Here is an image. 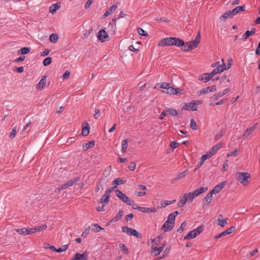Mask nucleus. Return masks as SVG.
<instances>
[{
	"label": "nucleus",
	"mask_w": 260,
	"mask_h": 260,
	"mask_svg": "<svg viewBox=\"0 0 260 260\" xmlns=\"http://www.w3.org/2000/svg\"><path fill=\"white\" fill-rule=\"evenodd\" d=\"M174 37L166 38L160 40L158 43L159 46H168L174 45Z\"/></svg>",
	"instance_id": "423d86ee"
},
{
	"label": "nucleus",
	"mask_w": 260,
	"mask_h": 260,
	"mask_svg": "<svg viewBox=\"0 0 260 260\" xmlns=\"http://www.w3.org/2000/svg\"><path fill=\"white\" fill-rule=\"evenodd\" d=\"M186 223L185 221H184L182 223L181 226L179 228V229L177 230V232L181 233L182 232H183L184 227L186 226Z\"/></svg>",
	"instance_id": "052dcab7"
},
{
	"label": "nucleus",
	"mask_w": 260,
	"mask_h": 260,
	"mask_svg": "<svg viewBox=\"0 0 260 260\" xmlns=\"http://www.w3.org/2000/svg\"><path fill=\"white\" fill-rule=\"evenodd\" d=\"M13 71L19 73H22L24 71V68L23 67H14Z\"/></svg>",
	"instance_id": "bf43d9fd"
},
{
	"label": "nucleus",
	"mask_w": 260,
	"mask_h": 260,
	"mask_svg": "<svg viewBox=\"0 0 260 260\" xmlns=\"http://www.w3.org/2000/svg\"><path fill=\"white\" fill-rule=\"evenodd\" d=\"M220 72L219 71V69L216 68V69H214L210 74V75H211V77L213 78L216 74Z\"/></svg>",
	"instance_id": "69168bd1"
},
{
	"label": "nucleus",
	"mask_w": 260,
	"mask_h": 260,
	"mask_svg": "<svg viewBox=\"0 0 260 260\" xmlns=\"http://www.w3.org/2000/svg\"><path fill=\"white\" fill-rule=\"evenodd\" d=\"M174 45H175L177 47H181V50L182 51H184L183 49L184 46H186V44L184 43V41L179 38L174 37Z\"/></svg>",
	"instance_id": "9d476101"
},
{
	"label": "nucleus",
	"mask_w": 260,
	"mask_h": 260,
	"mask_svg": "<svg viewBox=\"0 0 260 260\" xmlns=\"http://www.w3.org/2000/svg\"><path fill=\"white\" fill-rule=\"evenodd\" d=\"M52 62V58L50 57L46 58L43 61V64L44 66H47L51 64Z\"/></svg>",
	"instance_id": "09e8293b"
},
{
	"label": "nucleus",
	"mask_w": 260,
	"mask_h": 260,
	"mask_svg": "<svg viewBox=\"0 0 260 260\" xmlns=\"http://www.w3.org/2000/svg\"><path fill=\"white\" fill-rule=\"evenodd\" d=\"M208 158H210V157L207 153L203 155L201 157L200 162L198 165V167L202 166L204 164L205 161Z\"/></svg>",
	"instance_id": "e433bc0d"
},
{
	"label": "nucleus",
	"mask_w": 260,
	"mask_h": 260,
	"mask_svg": "<svg viewBox=\"0 0 260 260\" xmlns=\"http://www.w3.org/2000/svg\"><path fill=\"white\" fill-rule=\"evenodd\" d=\"M165 246L163 245L162 247H159V248L156 246H154L153 245L151 248V251L154 252V255H158L162 250H164Z\"/></svg>",
	"instance_id": "6ab92c4d"
},
{
	"label": "nucleus",
	"mask_w": 260,
	"mask_h": 260,
	"mask_svg": "<svg viewBox=\"0 0 260 260\" xmlns=\"http://www.w3.org/2000/svg\"><path fill=\"white\" fill-rule=\"evenodd\" d=\"M127 139H124L122 141L121 143V151L124 153L126 151V150L127 148Z\"/></svg>",
	"instance_id": "ea45409f"
},
{
	"label": "nucleus",
	"mask_w": 260,
	"mask_h": 260,
	"mask_svg": "<svg viewBox=\"0 0 260 260\" xmlns=\"http://www.w3.org/2000/svg\"><path fill=\"white\" fill-rule=\"evenodd\" d=\"M207 189H208L207 187H201L196 189L195 190H194V191L192 192L194 194V196L196 197L198 196L203 193L204 192L207 191Z\"/></svg>",
	"instance_id": "5701e85b"
},
{
	"label": "nucleus",
	"mask_w": 260,
	"mask_h": 260,
	"mask_svg": "<svg viewBox=\"0 0 260 260\" xmlns=\"http://www.w3.org/2000/svg\"><path fill=\"white\" fill-rule=\"evenodd\" d=\"M16 128H13L12 132H11L10 134V137L11 139H13L15 138L16 135Z\"/></svg>",
	"instance_id": "338daca9"
},
{
	"label": "nucleus",
	"mask_w": 260,
	"mask_h": 260,
	"mask_svg": "<svg viewBox=\"0 0 260 260\" xmlns=\"http://www.w3.org/2000/svg\"><path fill=\"white\" fill-rule=\"evenodd\" d=\"M176 201L175 200L173 201H162L161 202V206L160 208H165L167 206L171 205Z\"/></svg>",
	"instance_id": "4c0bfd02"
},
{
	"label": "nucleus",
	"mask_w": 260,
	"mask_h": 260,
	"mask_svg": "<svg viewBox=\"0 0 260 260\" xmlns=\"http://www.w3.org/2000/svg\"><path fill=\"white\" fill-rule=\"evenodd\" d=\"M164 92L168 93V94H178L179 92L178 91V89H175L173 87H170V85L167 88V90H163Z\"/></svg>",
	"instance_id": "aec40b11"
},
{
	"label": "nucleus",
	"mask_w": 260,
	"mask_h": 260,
	"mask_svg": "<svg viewBox=\"0 0 260 260\" xmlns=\"http://www.w3.org/2000/svg\"><path fill=\"white\" fill-rule=\"evenodd\" d=\"M255 31L256 29L253 27L251 28V30H247L242 36L243 39L244 41L246 40L250 36L255 34Z\"/></svg>",
	"instance_id": "2eb2a0df"
},
{
	"label": "nucleus",
	"mask_w": 260,
	"mask_h": 260,
	"mask_svg": "<svg viewBox=\"0 0 260 260\" xmlns=\"http://www.w3.org/2000/svg\"><path fill=\"white\" fill-rule=\"evenodd\" d=\"M58 38L57 35L56 34H52L50 35L49 40L52 43H55L58 41Z\"/></svg>",
	"instance_id": "37998d69"
},
{
	"label": "nucleus",
	"mask_w": 260,
	"mask_h": 260,
	"mask_svg": "<svg viewBox=\"0 0 260 260\" xmlns=\"http://www.w3.org/2000/svg\"><path fill=\"white\" fill-rule=\"evenodd\" d=\"M102 230H104L103 228L101 227L98 224H95L93 225L92 231L94 232H99Z\"/></svg>",
	"instance_id": "49530a36"
},
{
	"label": "nucleus",
	"mask_w": 260,
	"mask_h": 260,
	"mask_svg": "<svg viewBox=\"0 0 260 260\" xmlns=\"http://www.w3.org/2000/svg\"><path fill=\"white\" fill-rule=\"evenodd\" d=\"M126 182V179L124 178H118L115 179L113 181V184L115 185V186L118 185H121L125 183Z\"/></svg>",
	"instance_id": "393cba45"
},
{
	"label": "nucleus",
	"mask_w": 260,
	"mask_h": 260,
	"mask_svg": "<svg viewBox=\"0 0 260 260\" xmlns=\"http://www.w3.org/2000/svg\"><path fill=\"white\" fill-rule=\"evenodd\" d=\"M110 196L107 194L106 192L103 196V197L100 200V202L104 205H106L109 201Z\"/></svg>",
	"instance_id": "cd10ccee"
},
{
	"label": "nucleus",
	"mask_w": 260,
	"mask_h": 260,
	"mask_svg": "<svg viewBox=\"0 0 260 260\" xmlns=\"http://www.w3.org/2000/svg\"><path fill=\"white\" fill-rule=\"evenodd\" d=\"M182 110H192L193 111H197V108L195 107V105L194 104V101L189 103H185L184 105L182 107Z\"/></svg>",
	"instance_id": "6e6552de"
},
{
	"label": "nucleus",
	"mask_w": 260,
	"mask_h": 260,
	"mask_svg": "<svg viewBox=\"0 0 260 260\" xmlns=\"http://www.w3.org/2000/svg\"><path fill=\"white\" fill-rule=\"evenodd\" d=\"M235 229H236V228L234 226H232V227L229 228L228 229L226 230L225 231H223V232H222L221 233V235L222 237L231 234L232 232H233L235 230Z\"/></svg>",
	"instance_id": "72a5a7b5"
},
{
	"label": "nucleus",
	"mask_w": 260,
	"mask_h": 260,
	"mask_svg": "<svg viewBox=\"0 0 260 260\" xmlns=\"http://www.w3.org/2000/svg\"><path fill=\"white\" fill-rule=\"evenodd\" d=\"M16 231L17 233H18L20 235H26L27 229L26 228L18 229H16Z\"/></svg>",
	"instance_id": "6e6d98bb"
},
{
	"label": "nucleus",
	"mask_w": 260,
	"mask_h": 260,
	"mask_svg": "<svg viewBox=\"0 0 260 260\" xmlns=\"http://www.w3.org/2000/svg\"><path fill=\"white\" fill-rule=\"evenodd\" d=\"M172 216H168L167 220L161 228L165 232L171 231L175 225V220Z\"/></svg>",
	"instance_id": "20e7f679"
},
{
	"label": "nucleus",
	"mask_w": 260,
	"mask_h": 260,
	"mask_svg": "<svg viewBox=\"0 0 260 260\" xmlns=\"http://www.w3.org/2000/svg\"><path fill=\"white\" fill-rule=\"evenodd\" d=\"M231 90V89L230 88H228L225 89L222 92H219L218 93V96L221 97L223 96L224 94L228 93Z\"/></svg>",
	"instance_id": "4d7b16f0"
},
{
	"label": "nucleus",
	"mask_w": 260,
	"mask_h": 260,
	"mask_svg": "<svg viewBox=\"0 0 260 260\" xmlns=\"http://www.w3.org/2000/svg\"><path fill=\"white\" fill-rule=\"evenodd\" d=\"M222 147V144L221 143H218L215 145H214L211 150H210L207 154L208 156L211 157L214 154L217 152V151L220 149Z\"/></svg>",
	"instance_id": "f8f14e48"
},
{
	"label": "nucleus",
	"mask_w": 260,
	"mask_h": 260,
	"mask_svg": "<svg viewBox=\"0 0 260 260\" xmlns=\"http://www.w3.org/2000/svg\"><path fill=\"white\" fill-rule=\"evenodd\" d=\"M204 229V225H200L197 229L190 231L187 235H186L184 239L185 240H189L190 239H193L196 237L198 235L200 234L202 232H203Z\"/></svg>",
	"instance_id": "7ed1b4c3"
},
{
	"label": "nucleus",
	"mask_w": 260,
	"mask_h": 260,
	"mask_svg": "<svg viewBox=\"0 0 260 260\" xmlns=\"http://www.w3.org/2000/svg\"><path fill=\"white\" fill-rule=\"evenodd\" d=\"M88 255L85 252L83 253H76L71 260H87Z\"/></svg>",
	"instance_id": "9b49d317"
},
{
	"label": "nucleus",
	"mask_w": 260,
	"mask_h": 260,
	"mask_svg": "<svg viewBox=\"0 0 260 260\" xmlns=\"http://www.w3.org/2000/svg\"><path fill=\"white\" fill-rule=\"evenodd\" d=\"M213 194L210 191L205 196V197L203 199V204H205L204 202H206L208 203H210L211 202V201L212 200Z\"/></svg>",
	"instance_id": "7c9ffc66"
},
{
	"label": "nucleus",
	"mask_w": 260,
	"mask_h": 260,
	"mask_svg": "<svg viewBox=\"0 0 260 260\" xmlns=\"http://www.w3.org/2000/svg\"><path fill=\"white\" fill-rule=\"evenodd\" d=\"M184 194L187 196L186 199L187 201L190 202H192L193 199L196 197L192 192Z\"/></svg>",
	"instance_id": "3c124183"
},
{
	"label": "nucleus",
	"mask_w": 260,
	"mask_h": 260,
	"mask_svg": "<svg viewBox=\"0 0 260 260\" xmlns=\"http://www.w3.org/2000/svg\"><path fill=\"white\" fill-rule=\"evenodd\" d=\"M119 247L121 249V251L123 253V254H128V250L127 248L125 246V245L123 243L119 244Z\"/></svg>",
	"instance_id": "a18cd8bd"
},
{
	"label": "nucleus",
	"mask_w": 260,
	"mask_h": 260,
	"mask_svg": "<svg viewBox=\"0 0 260 260\" xmlns=\"http://www.w3.org/2000/svg\"><path fill=\"white\" fill-rule=\"evenodd\" d=\"M30 48L28 47H23L21 48L18 52V54H26L30 52Z\"/></svg>",
	"instance_id": "a19ab883"
},
{
	"label": "nucleus",
	"mask_w": 260,
	"mask_h": 260,
	"mask_svg": "<svg viewBox=\"0 0 260 260\" xmlns=\"http://www.w3.org/2000/svg\"><path fill=\"white\" fill-rule=\"evenodd\" d=\"M68 245H64L61 248L57 249V252H61L66 250L68 248Z\"/></svg>",
	"instance_id": "13d9d810"
},
{
	"label": "nucleus",
	"mask_w": 260,
	"mask_h": 260,
	"mask_svg": "<svg viewBox=\"0 0 260 260\" xmlns=\"http://www.w3.org/2000/svg\"><path fill=\"white\" fill-rule=\"evenodd\" d=\"M117 9V6L112 5L110 8H109L104 14L103 16L106 17L108 16L111 14L113 13Z\"/></svg>",
	"instance_id": "4be33fe9"
},
{
	"label": "nucleus",
	"mask_w": 260,
	"mask_h": 260,
	"mask_svg": "<svg viewBox=\"0 0 260 260\" xmlns=\"http://www.w3.org/2000/svg\"><path fill=\"white\" fill-rule=\"evenodd\" d=\"M200 33L199 32L194 40L185 43L186 46H184L183 49L185 52H188L195 49L200 42Z\"/></svg>",
	"instance_id": "f257e3e1"
},
{
	"label": "nucleus",
	"mask_w": 260,
	"mask_h": 260,
	"mask_svg": "<svg viewBox=\"0 0 260 260\" xmlns=\"http://www.w3.org/2000/svg\"><path fill=\"white\" fill-rule=\"evenodd\" d=\"M216 88L215 85H212L211 86L207 87L205 88H203L200 92L201 94H205L210 92H213L216 91Z\"/></svg>",
	"instance_id": "dca6fc26"
},
{
	"label": "nucleus",
	"mask_w": 260,
	"mask_h": 260,
	"mask_svg": "<svg viewBox=\"0 0 260 260\" xmlns=\"http://www.w3.org/2000/svg\"><path fill=\"white\" fill-rule=\"evenodd\" d=\"M218 225L220 226L221 227H224L225 225L227 223L228 218H225L224 219H221L220 218H218Z\"/></svg>",
	"instance_id": "c03bdc74"
},
{
	"label": "nucleus",
	"mask_w": 260,
	"mask_h": 260,
	"mask_svg": "<svg viewBox=\"0 0 260 260\" xmlns=\"http://www.w3.org/2000/svg\"><path fill=\"white\" fill-rule=\"evenodd\" d=\"M189 173V171L188 170H186L185 171L180 173L178 174L177 176L175 178L176 180H180L183 178H184Z\"/></svg>",
	"instance_id": "473e14b6"
},
{
	"label": "nucleus",
	"mask_w": 260,
	"mask_h": 260,
	"mask_svg": "<svg viewBox=\"0 0 260 260\" xmlns=\"http://www.w3.org/2000/svg\"><path fill=\"white\" fill-rule=\"evenodd\" d=\"M107 181V177L106 176H102L100 179V182L99 183V184L101 185L102 186L104 185V184H106Z\"/></svg>",
	"instance_id": "5fc2aeb1"
},
{
	"label": "nucleus",
	"mask_w": 260,
	"mask_h": 260,
	"mask_svg": "<svg viewBox=\"0 0 260 260\" xmlns=\"http://www.w3.org/2000/svg\"><path fill=\"white\" fill-rule=\"evenodd\" d=\"M46 77L44 76L42 77V79L40 80V82L36 85V87L37 88H39L41 89H43L44 88L46 83Z\"/></svg>",
	"instance_id": "f3484780"
},
{
	"label": "nucleus",
	"mask_w": 260,
	"mask_h": 260,
	"mask_svg": "<svg viewBox=\"0 0 260 260\" xmlns=\"http://www.w3.org/2000/svg\"><path fill=\"white\" fill-rule=\"evenodd\" d=\"M123 215V212L122 210H120L119 211L118 214L114 217L113 219H112L110 221L109 223H112L113 222H116L118 220H119Z\"/></svg>",
	"instance_id": "c85d7f7f"
},
{
	"label": "nucleus",
	"mask_w": 260,
	"mask_h": 260,
	"mask_svg": "<svg viewBox=\"0 0 260 260\" xmlns=\"http://www.w3.org/2000/svg\"><path fill=\"white\" fill-rule=\"evenodd\" d=\"M186 197L187 196L185 195L184 194H183L182 197H180V201L177 205L178 207H182L184 206L186 202L187 201Z\"/></svg>",
	"instance_id": "bb28decb"
},
{
	"label": "nucleus",
	"mask_w": 260,
	"mask_h": 260,
	"mask_svg": "<svg viewBox=\"0 0 260 260\" xmlns=\"http://www.w3.org/2000/svg\"><path fill=\"white\" fill-rule=\"evenodd\" d=\"M47 228V225L46 224H42L41 225L38 226L37 227H36L34 228L35 231L36 232H40L42 230L45 229Z\"/></svg>",
	"instance_id": "603ef678"
},
{
	"label": "nucleus",
	"mask_w": 260,
	"mask_h": 260,
	"mask_svg": "<svg viewBox=\"0 0 260 260\" xmlns=\"http://www.w3.org/2000/svg\"><path fill=\"white\" fill-rule=\"evenodd\" d=\"M222 61L223 62L222 64L221 65H218L217 67L220 72H222L226 70V65L224 63L223 59H222Z\"/></svg>",
	"instance_id": "864d4df0"
},
{
	"label": "nucleus",
	"mask_w": 260,
	"mask_h": 260,
	"mask_svg": "<svg viewBox=\"0 0 260 260\" xmlns=\"http://www.w3.org/2000/svg\"><path fill=\"white\" fill-rule=\"evenodd\" d=\"M138 33L143 36H148V35L147 32H146L142 28L139 27L137 28Z\"/></svg>",
	"instance_id": "8fccbe9b"
},
{
	"label": "nucleus",
	"mask_w": 260,
	"mask_h": 260,
	"mask_svg": "<svg viewBox=\"0 0 260 260\" xmlns=\"http://www.w3.org/2000/svg\"><path fill=\"white\" fill-rule=\"evenodd\" d=\"M100 110L98 109H95L94 111V114L93 115V117L94 119H97L100 116Z\"/></svg>",
	"instance_id": "680f3d73"
},
{
	"label": "nucleus",
	"mask_w": 260,
	"mask_h": 260,
	"mask_svg": "<svg viewBox=\"0 0 260 260\" xmlns=\"http://www.w3.org/2000/svg\"><path fill=\"white\" fill-rule=\"evenodd\" d=\"M226 100V99H222L218 101L217 103H215L214 104L211 103L210 104V105L212 106H217V105H221L224 103L225 101Z\"/></svg>",
	"instance_id": "0e129e2a"
},
{
	"label": "nucleus",
	"mask_w": 260,
	"mask_h": 260,
	"mask_svg": "<svg viewBox=\"0 0 260 260\" xmlns=\"http://www.w3.org/2000/svg\"><path fill=\"white\" fill-rule=\"evenodd\" d=\"M232 11H228L225 13H224L220 17V19L221 21H225V19L228 18H233L234 16V14L232 13Z\"/></svg>",
	"instance_id": "a211bd4d"
},
{
	"label": "nucleus",
	"mask_w": 260,
	"mask_h": 260,
	"mask_svg": "<svg viewBox=\"0 0 260 260\" xmlns=\"http://www.w3.org/2000/svg\"><path fill=\"white\" fill-rule=\"evenodd\" d=\"M245 9H246V7L245 5H243L242 6H237L232 10V11H233L232 13L234 14V16H235L237 14H238L239 12L245 11Z\"/></svg>",
	"instance_id": "a878e982"
},
{
	"label": "nucleus",
	"mask_w": 260,
	"mask_h": 260,
	"mask_svg": "<svg viewBox=\"0 0 260 260\" xmlns=\"http://www.w3.org/2000/svg\"><path fill=\"white\" fill-rule=\"evenodd\" d=\"M86 126L83 127L82 129V135L84 136H87L89 133L90 127L88 123H86Z\"/></svg>",
	"instance_id": "f704fd0d"
},
{
	"label": "nucleus",
	"mask_w": 260,
	"mask_h": 260,
	"mask_svg": "<svg viewBox=\"0 0 260 260\" xmlns=\"http://www.w3.org/2000/svg\"><path fill=\"white\" fill-rule=\"evenodd\" d=\"M224 182H221L216 185L211 191L213 194L219 192L224 186Z\"/></svg>",
	"instance_id": "4468645a"
},
{
	"label": "nucleus",
	"mask_w": 260,
	"mask_h": 260,
	"mask_svg": "<svg viewBox=\"0 0 260 260\" xmlns=\"http://www.w3.org/2000/svg\"><path fill=\"white\" fill-rule=\"evenodd\" d=\"M212 79V77H211V75H210V74H203L202 76H201L199 77V80L201 81H203L204 82L206 83L208 82L210 79Z\"/></svg>",
	"instance_id": "412c9836"
},
{
	"label": "nucleus",
	"mask_w": 260,
	"mask_h": 260,
	"mask_svg": "<svg viewBox=\"0 0 260 260\" xmlns=\"http://www.w3.org/2000/svg\"><path fill=\"white\" fill-rule=\"evenodd\" d=\"M136 164L134 162H132L130 164V165L128 166V168L129 170L131 171H134V170L136 168Z\"/></svg>",
	"instance_id": "774afa93"
},
{
	"label": "nucleus",
	"mask_w": 260,
	"mask_h": 260,
	"mask_svg": "<svg viewBox=\"0 0 260 260\" xmlns=\"http://www.w3.org/2000/svg\"><path fill=\"white\" fill-rule=\"evenodd\" d=\"M122 231L128 235L133 236L137 238H141L142 237V235L141 233H138L136 230L128 226H122Z\"/></svg>",
	"instance_id": "39448f33"
},
{
	"label": "nucleus",
	"mask_w": 260,
	"mask_h": 260,
	"mask_svg": "<svg viewBox=\"0 0 260 260\" xmlns=\"http://www.w3.org/2000/svg\"><path fill=\"white\" fill-rule=\"evenodd\" d=\"M80 180V178L78 177H76L74 178L73 179L68 181L66 182L67 185L68 187L73 186L74 184H75L77 182H78Z\"/></svg>",
	"instance_id": "c9c22d12"
},
{
	"label": "nucleus",
	"mask_w": 260,
	"mask_h": 260,
	"mask_svg": "<svg viewBox=\"0 0 260 260\" xmlns=\"http://www.w3.org/2000/svg\"><path fill=\"white\" fill-rule=\"evenodd\" d=\"M115 191L117 197H118L122 202L125 203L128 205H132L129 198L125 194L123 193L120 190L117 189Z\"/></svg>",
	"instance_id": "0eeeda50"
},
{
	"label": "nucleus",
	"mask_w": 260,
	"mask_h": 260,
	"mask_svg": "<svg viewBox=\"0 0 260 260\" xmlns=\"http://www.w3.org/2000/svg\"><path fill=\"white\" fill-rule=\"evenodd\" d=\"M190 126L193 130L198 129V126L197 123L193 119H191Z\"/></svg>",
	"instance_id": "de8ad7c7"
},
{
	"label": "nucleus",
	"mask_w": 260,
	"mask_h": 260,
	"mask_svg": "<svg viewBox=\"0 0 260 260\" xmlns=\"http://www.w3.org/2000/svg\"><path fill=\"white\" fill-rule=\"evenodd\" d=\"M60 6L58 3L52 4L49 8V12L52 14H54L56 10L60 8Z\"/></svg>",
	"instance_id": "2f4dec72"
},
{
	"label": "nucleus",
	"mask_w": 260,
	"mask_h": 260,
	"mask_svg": "<svg viewBox=\"0 0 260 260\" xmlns=\"http://www.w3.org/2000/svg\"><path fill=\"white\" fill-rule=\"evenodd\" d=\"M98 38L100 41L104 42L106 41V39L109 38V36L104 29H102L99 32Z\"/></svg>",
	"instance_id": "1a4fd4ad"
},
{
	"label": "nucleus",
	"mask_w": 260,
	"mask_h": 260,
	"mask_svg": "<svg viewBox=\"0 0 260 260\" xmlns=\"http://www.w3.org/2000/svg\"><path fill=\"white\" fill-rule=\"evenodd\" d=\"M140 211L146 213H155L156 212V210L151 208L141 207Z\"/></svg>",
	"instance_id": "c756f323"
},
{
	"label": "nucleus",
	"mask_w": 260,
	"mask_h": 260,
	"mask_svg": "<svg viewBox=\"0 0 260 260\" xmlns=\"http://www.w3.org/2000/svg\"><path fill=\"white\" fill-rule=\"evenodd\" d=\"M169 83H167L166 82H162V83H157L155 87V88H161L163 89H167V87L169 86Z\"/></svg>",
	"instance_id": "79ce46f5"
},
{
	"label": "nucleus",
	"mask_w": 260,
	"mask_h": 260,
	"mask_svg": "<svg viewBox=\"0 0 260 260\" xmlns=\"http://www.w3.org/2000/svg\"><path fill=\"white\" fill-rule=\"evenodd\" d=\"M257 123H255L250 128L246 129L243 134V138H246L249 136L257 128Z\"/></svg>",
	"instance_id": "ddd939ff"
},
{
	"label": "nucleus",
	"mask_w": 260,
	"mask_h": 260,
	"mask_svg": "<svg viewBox=\"0 0 260 260\" xmlns=\"http://www.w3.org/2000/svg\"><path fill=\"white\" fill-rule=\"evenodd\" d=\"M90 226H89L88 228H86L85 231L82 233L81 234V236L82 237H86V236H87V235L89 234V230H90Z\"/></svg>",
	"instance_id": "e2e57ef3"
},
{
	"label": "nucleus",
	"mask_w": 260,
	"mask_h": 260,
	"mask_svg": "<svg viewBox=\"0 0 260 260\" xmlns=\"http://www.w3.org/2000/svg\"><path fill=\"white\" fill-rule=\"evenodd\" d=\"M236 177L237 179L243 185H247L249 183L248 179L250 178L251 175L247 172H238L236 174Z\"/></svg>",
	"instance_id": "f03ea898"
},
{
	"label": "nucleus",
	"mask_w": 260,
	"mask_h": 260,
	"mask_svg": "<svg viewBox=\"0 0 260 260\" xmlns=\"http://www.w3.org/2000/svg\"><path fill=\"white\" fill-rule=\"evenodd\" d=\"M167 112H169V114L172 116H178L177 111L173 108H166Z\"/></svg>",
	"instance_id": "58836bf2"
},
{
	"label": "nucleus",
	"mask_w": 260,
	"mask_h": 260,
	"mask_svg": "<svg viewBox=\"0 0 260 260\" xmlns=\"http://www.w3.org/2000/svg\"><path fill=\"white\" fill-rule=\"evenodd\" d=\"M95 145L94 141H89L88 143H84L83 144V148L84 151L87 150L88 149L93 147Z\"/></svg>",
	"instance_id": "b1692460"
}]
</instances>
